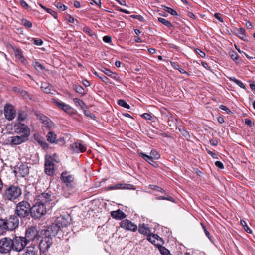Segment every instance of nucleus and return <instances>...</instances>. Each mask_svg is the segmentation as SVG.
<instances>
[{
    "instance_id": "e433bc0d",
    "label": "nucleus",
    "mask_w": 255,
    "mask_h": 255,
    "mask_svg": "<svg viewBox=\"0 0 255 255\" xmlns=\"http://www.w3.org/2000/svg\"><path fill=\"white\" fill-rule=\"evenodd\" d=\"M56 135L54 133L50 131L48 133L47 135V140L52 143L55 142Z\"/></svg>"
},
{
    "instance_id": "f3484780",
    "label": "nucleus",
    "mask_w": 255,
    "mask_h": 255,
    "mask_svg": "<svg viewBox=\"0 0 255 255\" xmlns=\"http://www.w3.org/2000/svg\"><path fill=\"white\" fill-rule=\"evenodd\" d=\"M52 103L54 104L58 108L61 109L62 110L67 113H72V107L68 104L62 102V101L57 100L56 99H51Z\"/></svg>"
},
{
    "instance_id": "6e6552de",
    "label": "nucleus",
    "mask_w": 255,
    "mask_h": 255,
    "mask_svg": "<svg viewBox=\"0 0 255 255\" xmlns=\"http://www.w3.org/2000/svg\"><path fill=\"white\" fill-rule=\"evenodd\" d=\"M40 237V232L38 231L36 227L31 226L28 228L25 232V236L24 237L29 243L35 240H39Z\"/></svg>"
},
{
    "instance_id": "c756f323",
    "label": "nucleus",
    "mask_w": 255,
    "mask_h": 255,
    "mask_svg": "<svg viewBox=\"0 0 255 255\" xmlns=\"http://www.w3.org/2000/svg\"><path fill=\"white\" fill-rule=\"evenodd\" d=\"M73 89L78 94L84 96L85 95V91L82 86L80 85L75 84L73 85Z\"/></svg>"
},
{
    "instance_id": "338daca9",
    "label": "nucleus",
    "mask_w": 255,
    "mask_h": 255,
    "mask_svg": "<svg viewBox=\"0 0 255 255\" xmlns=\"http://www.w3.org/2000/svg\"><path fill=\"white\" fill-rule=\"evenodd\" d=\"M209 142L212 146H217L218 144V141L215 139H211L210 140Z\"/></svg>"
},
{
    "instance_id": "7ed1b4c3",
    "label": "nucleus",
    "mask_w": 255,
    "mask_h": 255,
    "mask_svg": "<svg viewBox=\"0 0 255 255\" xmlns=\"http://www.w3.org/2000/svg\"><path fill=\"white\" fill-rule=\"evenodd\" d=\"M31 209L30 203L23 200L16 204L14 210L15 215L20 218L27 217L30 214L31 215Z\"/></svg>"
},
{
    "instance_id": "864d4df0",
    "label": "nucleus",
    "mask_w": 255,
    "mask_h": 255,
    "mask_svg": "<svg viewBox=\"0 0 255 255\" xmlns=\"http://www.w3.org/2000/svg\"><path fill=\"white\" fill-rule=\"evenodd\" d=\"M130 17L132 18L133 19H136L139 20V21L142 22L144 21V17L140 15H131L130 16Z\"/></svg>"
},
{
    "instance_id": "58836bf2",
    "label": "nucleus",
    "mask_w": 255,
    "mask_h": 255,
    "mask_svg": "<svg viewBox=\"0 0 255 255\" xmlns=\"http://www.w3.org/2000/svg\"><path fill=\"white\" fill-rule=\"evenodd\" d=\"M177 122V119H176L172 114H170V116L168 121V125L169 126L176 125Z\"/></svg>"
},
{
    "instance_id": "4d7b16f0",
    "label": "nucleus",
    "mask_w": 255,
    "mask_h": 255,
    "mask_svg": "<svg viewBox=\"0 0 255 255\" xmlns=\"http://www.w3.org/2000/svg\"><path fill=\"white\" fill-rule=\"evenodd\" d=\"M34 66V67L35 68V69L37 70H43L44 69V67L39 62H35Z\"/></svg>"
},
{
    "instance_id": "dca6fc26",
    "label": "nucleus",
    "mask_w": 255,
    "mask_h": 255,
    "mask_svg": "<svg viewBox=\"0 0 255 255\" xmlns=\"http://www.w3.org/2000/svg\"><path fill=\"white\" fill-rule=\"evenodd\" d=\"M28 140L26 136H14L8 138V142L11 145H17L26 142Z\"/></svg>"
},
{
    "instance_id": "bf43d9fd",
    "label": "nucleus",
    "mask_w": 255,
    "mask_h": 255,
    "mask_svg": "<svg viewBox=\"0 0 255 255\" xmlns=\"http://www.w3.org/2000/svg\"><path fill=\"white\" fill-rule=\"evenodd\" d=\"M219 108L220 109L226 111L227 114H230L232 113L231 111L225 105H221Z\"/></svg>"
},
{
    "instance_id": "5fc2aeb1",
    "label": "nucleus",
    "mask_w": 255,
    "mask_h": 255,
    "mask_svg": "<svg viewBox=\"0 0 255 255\" xmlns=\"http://www.w3.org/2000/svg\"><path fill=\"white\" fill-rule=\"evenodd\" d=\"M46 11L47 13L50 14L55 18H56L57 17V13L55 11H53L52 9L48 8L46 9Z\"/></svg>"
},
{
    "instance_id": "f704fd0d",
    "label": "nucleus",
    "mask_w": 255,
    "mask_h": 255,
    "mask_svg": "<svg viewBox=\"0 0 255 255\" xmlns=\"http://www.w3.org/2000/svg\"><path fill=\"white\" fill-rule=\"evenodd\" d=\"M6 227L7 226L5 219H0V235H3V233L5 232L4 230H6Z\"/></svg>"
},
{
    "instance_id": "4c0bfd02",
    "label": "nucleus",
    "mask_w": 255,
    "mask_h": 255,
    "mask_svg": "<svg viewBox=\"0 0 255 255\" xmlns=\"http://www.w3.org/2000/svg\"><path fill=\"white\" fill-rule=\"evenodd\" d=\"M229 79L230 80V81L234 82L235 84H236L237 85H238L241 88H243V89L245 88V86L244 84L241 81L237 79L235 77H230L229 78Z\"/></svg>"
},
{
    "instance_id": "a19ab883",
    "label": "nucleus",
    "mask_w": 255,
    "mask_h": 255,
    "mask_svg": "<svg viewBox=\"0 0 255 255\" xmlns=\"http://www.w3.org/2000/svg\"><path fill=\"white\" fill-rule=\"evenodd\" d=\"M158 21L168 27H171L172 26L171 23L169 21L163 18H158Z\"/></svg>"
},
{
    "instance_id": "7c9ffc66",
    "label": "nucleus",
    "mask_w": 255,
    "mask_h": 255,
    "mask_svg": "<svg viewBox=\"0 0 255 255\" xmlns=\"http://www.w3.org/2000/svg\"><path fill=\"white\" fill-rule=\"evenodd\" d=\"M73 101L76 106L79 107L81 109L84 110L85 108H87V106L85 104V103L79 98H74Z\"/></svg>"
},
{
    "instance_id": "4be33fe9",
    "label": "nucleus",
    "mask_w": 255,
    "mask_h": 255,
    "mask_svg": "<svg viewBox=\"0 0 255 255\" xmlns=\"http://www.w3.org/2000/svg\"><path fill=\"white\" fill-rule=\"evenodd\" d=\"M111 217L116 220H122L126 217V215L121 210L111 212Z\"/></svg>"
},
{
    "instance_id": "6ab92c4d",
    "label": "nucleus",
    "mask_w": 255,
    "mask_h": 255,
    "mask_svg": "<svg viewBox=\"0 0 255 255\" xmlns=\"http://www.w3.org/2000/svg\"><path fill=\"white\" fill-rule=\"evenodd\" d=\"M22 255H38V251L35 245L31 244L26 248Z\"/></svg>"
},
{
    "instance_id": "f03ea898",
    "label": "nucleus",
    "mask_w": 255,
    "mask_h": 255,
    "mask_svg": "<svg viewBox=\"0 0 255 255\" xmlns=\"http://www.w3.org/2000/svg\"><path fill=\"white\" fill-rule=\"evenodd\" d=\"M22 194V190L18 186L11 185L4 190L3 197L5 200L14 201Z\"/></svg>"
},
{
    "instance_id": "ddd939ff",
    "label": "nucleus",
    "mask_w": 255,
    "mask_h": 255,
    "mask_svg": "<svg viewBox=\"0 0 255 255\" xmlns=\"http://www.w3.org/2000/svg\"><path fill=\"white\" fill-rule=\"evenodd\" d=\"M14 129L17 134H21V136H26V137L28 138L30 131L29 128L26 125L19 123L15 126Z\"/></svg>"
},
{
    "instance_id": "9b49d317",
    "label": "nucleus",
    "mask_w": 255,
    "mask_h": 255,
    "mask_svg": "<svg viewBox=\"0 0 255 255\" xmlns=\"http://www.w3.org/2000/svg\"><path fill=\"white\" fill-rule=\"evenodd\" d=\"M6 226V229L7 230L12 231L18 227L19 221L18 217L15 215H11L9 218L5 220Z\"/></svg>"
},
{
    "instance_id": "c9c22d12",
    "label": "nucleus",
    "mask_w": 255,
    "mask_h": 255,
    "mask_svg": "<svg viewBox=\"0 0 255 255\" xmlns=\"http://www.w3.org/2000/svg\"><path fill=\"white\" fill-rule=\"evenodd\" d=\"M82 30L84 32L87 34L88 35L93 37L95 35L94 32L89 27L84 25L82 28Z\"/></svg>"
},
{
    "instance_id": "0e129e2a",
    "label": "nucleus",
    "mask_w": 255,
    "mask_h": 255,
    "mask_svg": "<svg viewBox=\"0 0 255 255\" xmlns=\"http://www.w3.org/2000/svg\"><path fill=\"white\" fill-rule=\"evenodd\" d=\"M245 123L250 127H252L254 125V124L252 122V120L248 118H246L245 119Z\"/></svg>"
},
{
    "instance_id": "393cba45",
    "label": "nucleus",
    "mask_w": 255,
    "mask_h": 255,
    "mask_svg": "<svg viewBox=\"0 0 255 255\" xmlns=\"http://www.w3.org/2000/svg\"><path fill=\"white\" fill-rule=\"evenodd\" d=\"M40 119L42 123L46 125L48 128H51L53 126V123L50 119L45 115H42L40 116Z\"/></svg>"
},
{
    "instance_id": "a211bd4d",
    "label": "nucleus",
    "mask_w": 255,
    "mask_h": 255,
    "mask_svg": "<svg viewBox=\"0 0 255 255\" xmlns=\"http://www.w3.org/2000/svg\"><path fill=\"white\" fill-rule=\"evenodd\" d=\"M70 148L74 153H82L85 152L86 149V146L79 142H74L70 145Z\"/></svg>"
},
{
    "instance_id": "a18cd8bd",
    "label": "nucleus",
    "mask_w": 255,
    "mask_h": 255,
    "mask_svg": "<svg viewBox=\"0 0 255 255\" xmlns=\"http://www.w3.org/2000/svg\"><path fill=\"white\" fill-rule=\"evenodd\" d=\"M118 104L119 105L124 107L126 109H129L130 108V106L124 100L120 99L118 101Z\"/></svg>"
},
{
    "instance_id": "412c9836",
    "label": "nucleus",
    "mask_w": 255,
    "mask_h": 255,
    "mask_svg": "<svg viewBox=\"0 0 255 255\" xmlns=\"http://www.w3.org/2000/svg\"><path fill=\"white\" fill-rule=\"evenodd\" d=\"M41 88L44 93L47 94H53L55 92L53 86L50 84L49 83H42Z\"/></svg>"
},
{
    "instance_id": "6e6d98bb",
    "label": "nucleus",
    "mask_w": 255,
    "mask_h": 255,
    "mask_svg": "<svg viewBox=\"0 0 255 255\" xmlns=\"http://www.w3.org/2000/svg\"><path fill=\"white\" fill-rule=\"evenodd\" d=\"M19 4L25 9H28L29 8V5L24 0H19Z\"/></svg>"
},
{
    "instance_id": "c03bdc74",
    "label": "nucleus",
    "mask_w": 255,
    "mask_h": 255,
    "mask_svg": "<svg viewBox=\"0 0 255 255\" xmlns=\"http://www.w3.org/2000/svg\"><path fill=\"white\" fill-rule=\"evenodd\" d=\"M149 156H151V158H153L154 159H158L160 157V155L158 153V152L154 149H152L151 151Z\"/></svg>"
},
{
    "instance_id": "c85d7f7f",
    "label": "nucleus",
    "mask_w": 255,
    "mask_h": 255,
    "mask_svg": "<svg viewBox=\"0 0 255 255\" xmlns=\"http://www.w3.org/2000/svg\"><path fill=\"white\" fill-rule=\"evenodd\" d=\"M102 71L107 76H110L114 79H117L118 75L116 73L113 72L110 70L106 68H103Z\"/></svg>"
},
{
    "instance_id": "f8f14e48",
    "label": "nucleus",
    "mask_w": 255,
    "mask_h": 255,
    "mask_svg": "<svg viewBox=\"0 0 255 255\" xmlns=\"http://www.w3.org/2000/svg\"><path fill=\"white\" fill-rule=\"evenodd\" d=\"M61 180L65 183L66 187L70 189L74 188V178L73 176L67 172H63L61 175Z\"/></svg>"
},
{
    "instance_id": "13d9d810",
    "label": "nucleus",
    "mask_w": 255,
    "mask_h": 255,
    "mask_svg": "<svg viewBox=\"0 0 255 255\" xmlns=\"http://www.w3.org/2000/svg\"><path fill=\"white\" fill-rule=\"evenodd\" d=\"M84 114L86 116L90 117L91 118H94L95 115L93 114H92L89 111L86 110L85 109L83 110Z\"/></svg>"
},
{
    "instance_id": "72a5a7b5",
    "label": "nucleus",
    "mask_w": 255,
    "mask_h": 255,
    "mask_svg": "<svg viewBox=\"0 0 255 255\" xmlns=\"http://www.w3.org/2000/svg\"><path fill=\"white\" fill-rule=\"evenodd\" d=\"M230 56L231 58L236 63H238L240 62V58L238 54L236 52L233 51L230 53Z\"/></svg>"
},
{
    "instance_id": "de8ad7c7",
    "label": "nucleus",
    "mask_w": 255,
    "mask_h": 255,
    "mask_svg": "<svg viewBox=\"0 0 255 255\" xmlns=\"http://www.w3.org/2000/svg\"><path fill=\"white\" fill-rule=\"evenodd\" d=\"M241 224L244 227V230L248 233H252V230L247 226V223L244 220H241Z\"/></svg>"
},
{
    "instance_id": "e2e57ef3",
    "label": "nucleus",
    "mask_w": 255,
    "mask_h": 255,
    "mask_svg": "<svg viewBox=\"0 0 255 255\" xmlns=\"http://www.w3.org/2000/svg\"><path fill=\"white\" fill-rule=\"evenodd\" d=\"M103 41L105 42V43H110L112 41V38H111V37L110 36H104V37L103 38Z\"/></svg>"
},
{
    "instance_id": "1a4fd4ad",
    "label": "nucleus",
    "mask_w": 255,
    "mask_h": 255,
    "mask_svg": "<svg viewBox=\"0 0 255 255\" xmlns=\"http://www.w3.org/2000/svg\"><path fill=\"white\" fill-rule=\"evenodd\" d=\"M13 251L12 240L9 237H4L0 240V253L3 254Z\"/></svg>"
},
{
    "instance_id": "69168bd1",
    "label": "nucleus",
    "mask_w": 255,
    "mask_h": 255,
    "mask_svg": "<svg viewBox=\"0 0 255 255\" xmlns=\"http://www.w3.org/2000/svg\"><path fill=\"white\" fill-rule=\"evenodd\" d=\"M142 117L144 119H146V120H151V119H152V116L149 114L147 113H144L142 115Z\"/></svg>"
},
{
    "instance_id": "603ef678",
    "label": "nucleus",
    "mask_w": 255,
    "mask_h": 255,
    "mask_svg": "<svg viewBox=\"0 0 255 255\" xmlns=\"http://www.w3.org/2000/svg\"><path fill=\"white\" fill-rule=\"evenodd\" d=\"M164 10L166 11L169 13L170 14H171L172 15L175 16V15H177V12L175 10H174L173 9H172L170 7L165 6Z\"/></svg>"
},
{
    "instance_id": "20e7f679",
    "label": "nucleus",
    "mask_w": 255,
    "mask_h": 255,
    "mask_svg": "<svg viewBox=\"0 0 255 255\" xmlns=\"http://www.w3.org/2000/svg\"><path fill=\"white\" fill-rule=\"evenodd\" d=\"M41 240L39 244V248L40 251V255H45L44 252L48 251L53 244L52 237L45 234L42 230L40 231Z\"/></svg>"
},
{
    "instance_id": "a878e982",
    "label": "nucleus",
    "mask_w": 255,
    "mask_h": 255,
    "mask_svg": "<svg viewBox=\"0 0 255 255\" xmlns=\"http://www.w3.org/2000/svg\"><path fill=\"white\" fill-rule=\"evenodd\" d=\"M162 244L161 243H157V246L161 254L162 255H172L170 251L165 247L163 246Z\"/></svg>"
},
{
    "instance_id": "680f3d73",
    "label": "nucleus",
    "mask_w": 255,
    "mask_h": 255,
    "mask_svg": "<svg viewBox=\"0 0 255 255\" xmlns=\"http://www.w3.org/2000/svg\"><path fill=\"white\" fill-rule=\"evenodd\" d=\"M215 164L216 166L221 169H222L224 168L223 164L221 161H217L215 162Z\"/></svg>"
},
{
    "instance_id": "4468645a",
    "label": "nucleus",
    "mask_w": 255,
    "mask_h": 255,
    "mask_svg": "<svg viewBox=\"0 0 255 255\" xmlns=\"http://www.w3.org/2000/svg\"><path fill=\"white\" fill-rule=\"evenodd\" d=\"M4 115L8 120H12L16 115L14 106L10 104H6L4 107Z\"/></svg>"
},
{
    "instance_id": "09e8293b",
    "label": "nucleus",
    "mask_w": 255,
    "mask_h": 255,
    "mask_svg": "<svg viewBox=\"0 0 255 255\" xmlns=\"http://www.w3.org/2000/svg\"><path fill=\"white\" fill-rule=\"evenodd\" d=\"M157 200H166L171 202H174V199L171 196H160L156 198Z\"/></svg>"
},
{
    "instance_id": "473e14b6",
    "label": "nucleus",
    "mask_w": 255,
    "mask_h": 255,
    "mask_svg": "<svg viewBox=\"0 0 255 255\" xmlns=\"http://www.w3.org/2000/svg\"><path fill=\"white\" fill-rule=\"evenodd\" d=\"M238 36L243 39L244 41H246L247 40L246 37L245 36V30L244 28H240L237 30V32Z\"/></svg>"
},
{
    "instance_id": "2f4dec72",
    "label": "nucleus",
    "mask_w": 255,
    "mask_h": 255,
    "mask_svg": "<svg viewBox=\"0 0 255 255\" xmlns=\"http://www.w3.org/2000/svg\"><path fill=\"white\" fill-rule=\"evenodd\" d=\"M114 187V190L117 189H130V186H133V185L131 184H122L119 183L113 185Z\"/></svg>"
},
{
    "instance_id": "cd10ccee",
    "label": "nucleus",
    "mask_w": 255,
    "mask_h": 255,
    "mask_svg": "<svg viewBox=\"0 0 255 255\" xmlns=\"http://www.w3.org/2000/svg\"><path fill=\"white\" fill-rule=\"evenodd\" d=\"M14 54L16 58L18 59L20 62L24 63L26 61L24 58L22 52L21 50L17 49L14 50Z\"/></svg>"
},
{
    "instance_id": "0eeeda50",
    "label": "nucleus",
    "mask_w": 255,
    "mask_h": 255,
    "mask_svg": "<svg viewBox=\"0 0 255 255\" xmlns=\"http://www.w3.org/2000/svg\"><path fill=\"white\" fill-rule=\"evenodd\" d=\"M12 240L13 251L20 252L27 245L28 243L24 237L15 236Z\"/></svg>"
},
{
    "instance_id": "9d476101",
    "label": "nucleus",
    "mask_w": 255,
    "mask_h": 255,
    "mask_svg": "<svg viewBox=\"0 0 255 255\" xmlns=\"http://www.w3.org/2000/svg\"><path fill=\"white\" fill-rule=\"evenodd\" d=\"M55 172L54 159L51 156L46 155L45 159V173L52 176Z\"/></svg>"
},
{
    "instance_id": "2eb2a0df",
    "label": "nucleus",
    "mask_w": 255,
    "mask_h": 255,
    "mask_svg": "<svg viewBox=\"0 0 255 255\" xmlns=\"http://www.w3.org/2000/svg\"><path fill=\"white\" fill-rule=\"evenodd\" d=\"M120 226L126 230L132 232H135L138 229L137 225L128 219L122 220L120 223Z\"/></svg>"
},
{
    "instance_id": "f257e3e1",
    "label": "nucleus",
    "mask_w": 255,
    "mask_h": 255,
    "mask_svg": "<svg viewBox=\"0 0 255 255\" xmlns=\"http://www.w3.org/2000/svg\"><path fill=\"white\" fill-rule=\"evenodd\" d=\"M69 224L70 222L67 218L60 216L56 218L51 225L42 229V231L52 237L58 234L63 236L65 233H68L67 227Z\"/></svg>"
},
{
    "instance_id": "aec40b11",
    "label": "nucleus",
    "mask_w": 255,
    "mask_h": 255,
    "mask_svg": "<svg viewBox=\"0 0 255 255\" xmlns=\"http://www.w3.org/2000/svg\"><path fill=\"white\" fill-rule=\"evenodd\" d=\"M147 239L152 244L157 246V243H163V241L161 238L156 234H150L148 235Z\"/></svg>"
},
{
    "instance_id": "423d86ee",
    "label": "nucleus",
    "mask_w": 255,
    "mask_h": 255,
    "mask_svg": "<svg viewBox=\"0 0 255 255\" xmlns=\"http://www.w3.org/2000/svg\"><path fill=\"white\" fill-rule=\"evenodd\" d=\"M31 208V216L35 218H40L42 216L45 215L47 210H50L47 206L45 204H43L39 202L38 201H35V203L33 205Z\"/></svg>"
},
{
    "instance_id": "37998d69",
    "label": "nucleus",
    "mask_w": 255,
    "mask_h": 255,
    "mask_svg": "<svg viewBox=\"0 0 255 255\" xmlns=\"http://www.w3.org/2000/svg\"><path fill=\"white\" fill-rule=\"evenodd\" d=\"M149 187H150V188L153 190H155L158 192H160L166 194V191L163 189H162V188L158 187L156 185H150Z\"/></svg>"
},
{
    "instance_id": "39448f33",
    "label": "nucleus",
    "mask_w": 255,
    "mask_h": 255,
    "mask_svg": "<svg viewBox=\"0 0 255 255\" xmlns=\"http://www.w3.org/2000/svg\"><path fill=\"white\" fill-rule=\"evenodd\" d=\"M35 201L45 204L49 209H51L56 204L55 197L50 192H43L40 195L36 196Z\"/></svg>"
},
{
    "instance_id": "79ce46f5",
    "label": "nucleus",
    "mask_w": 255,
    "mask_h": 255,
    "mask_svg": "<svg viewBox=\"0 0 255 255\" xmlns=\"http://www.w3.org/2000/svg\"><path fill=\"white\" fill-rule=\"evenodd\" d=\"M54 4L60 11H64L67 8L65 5L60 2L56 1Z\"/></svg>"
},
{
    "instance_id": "5701e85b",
    "label": "nucleus",
    "mask_w": 255,
    "mask_h": 255,
    "mask_svg": "<svg viewBox=\"0 0 255 255\" xmlns=\"http://www.w3.org/2000/svg\"><path fill=\"white\" fill-rule=\"evenodd\" d=\"M138 154L151 165H153L154 167L157 166L158 164L154 161V159L151 158V157L149 155H147L144 153L143 152L139 151H138Z\"/></svg>"
},
{
    "instance_id": "b1692460",
    "label": "nucleus",
    "mask_w": 255,
    "mask_h": 255,
    "mask_svg": "<svg viewBox=\"0 0 255 255\" xmlns=\"http://www.w3.org/2000/svg\"><path fill=\"white\" fill-rule=\"evenodd\" d=\"M22 177H24L29 174V168L26 164H21L17 168V171Z\"/></svg>"
},
{
    "instance_id": "774afa93",
    "label": "nucleus",
    "mask_w": 255,
    "mask_h": 255,
    "mask_svg": "<svg viewBox=\"0 0 255 255\" xmlns=\"http://www.w3.org/2000/svg\"><path fill=\"white\" fill-rule=\"evenodd\" d=\"M34 43L36 45H41L43 43V41L41 39H35L34 41Z\"/></svg>"
},
{
    "instance_id": "3c124183",
    "label": "nucleus",
    "mask_w": 255,
    "mask_h": 255,
    "mask_svg": "<svg viewBox=\"0 0 255 255\" xmlns=\"http://www.w3.org/2000/svg\"><path fill=\"white\" fill-rule=\"evenodd\" d=\"M179 130L182 135L185 137L187 138L190 136L189 132L185 129L184 127L179 128Z\"/></svg>"
},
{
    "instance_id": "052dcab7",
    "label": "nucleus",
    "mask_w": 255,
    "mask_h": 255,
    "mask_svg": "<svg viewBox=\"0 0 255 255\" xmlns=\"http://www.w3.org/2000/svg\"><path fill=\"white\" fill-rule=\"evenodd\" d=\"M196 53L198 54L201 57L204 58L205 57V53L201 51L199 49H195Z\"/></svg>"
},
{
    "instance_id": "49530a36",
    "label": "nucleus",
    "mask_w": 255,
    "mask_h": 255,
    "mask_svg": "<svg viewBox=\"0 0 255 255\" xmlns=\"http://www.w3.org/2000/svg\"><path fill=\"white\" fill-rule=\"evenodd\" d=\"M27 117V114L24 112H20L18 113V120L19 122L23 121Z\"/></svg>"
},
{
    "instance_id": "ea45409f",
    "label": "nucleus",
    "mask_w": 255,
    "mask_h": 255,
    "mask_svg": "<svg viewBox=\"0 0 255 255\" xmlns=\"http://www.w3.org/2000/svg\"><path fill=\"white\" fill-rule=\"evenodd\" d=\"M94 74L98 77L102 81L105 82L106 84L110 83V80L109 78H108L105 75L102 74L101 75H100L97 72H95Z\"/></svg>"
},
{
    "instance_id": "bb28decb",
    "label": "nucleus",
    "mask_w": 255,
    "mask_h": 255,
    "mask_svg": "<svg viewBox=\"0 0 255 255\" xmlns=\"http://www.w3.org/2000/svg\"><path fill=\"white\" fill-rule=\"evenodd\" d=\"M138 232L144 235H147L150 232V229L145 224H143L139 225L138 228Z\"/></svg>"
},
{
    "instance_id": "8fccbe9b",
    "label": "nucleus",
    "mask_w": 255,
    "mask_h": 255,
    "mask_svg": "<svg viewBox=\"0 0 255 255\" xmlns=\"http://www.w3.org/2000/svg\"><path fill=\"white\" fill-rule=\"evenodd\" d=\"M22 24L26 28H31L32 26V23L26 19H22L21 20Z\"/></svg>"
}]
</instances>
